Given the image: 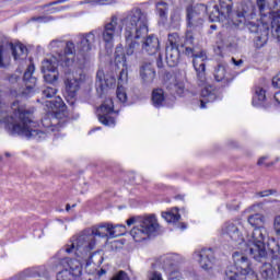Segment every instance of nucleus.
I'll list each match as a JSON object with an SVG mask.
<instances>
[{
	"mask_svg": "<svg viewBox=\"0 0 280 280\" xmlns=\"http://www.w3.org/2000/svg\"><path fill=\"white\" fill-rule=\"evenodd\" d=\"M272 86H275V89H280V72L273 77Z\"/></svg>",
	"mask_w": 280,
	"mask_h": 280,
	"instance_id": "nucleus-51",
	"label": "nucleus"
},
{
	"mask_svg": "<svg viewBox=\"0 0 280 280\" xmlns=\"http://www.w3.org/2000/svg\"><path fill=\"white\" fill-rule=\"evenodd\" d=\"M5 156H10V153H5Z\"/></svg>",
	"mask_w": 280,
	"mask_h": 280,
	"instance_id": "nucleus-62",
	"label": "nucleus"
},
{
	"mask_svg": "<svg viewBox=\"0 0 280 280\" xmlns=\"http://www.w3.org/2000/svg\"><path fill=\"white\" fill-rule=\"evenodd\" d=\"M73 279L75 278L73 277L71 271H69V269L67 268H63V270L57 273V280H73Z\"/></svg>",
	"mask_w": 280,
	"mask_h": 280,
	"instance_id": "nucleus-41",
	"label": "nucleus"
},
{
	"mask_svg": "<svg viewBox=\"0 0 280 280\" xmlns=\"http://www.w3.org/2000/svg\"><path fill=\"white\" fill-rule=\"evenodd\" d=\"M115 62L116 65H122V67L128 66L126 62V51L124 50V45L119 44L115 50Z\"/></svg>",
	"mask_w": 280,
	"mask_h": 280,
	"instance_id": "nucleus-33",
	"label": "nucleus"
},
{
	"mask_svg": "<svg viewBox=\"0 0 280 280\" xmlns=\"http://www.w3.org/2000/svg\"><path fill=\"white\" fill-rule=\"evenodd\" d=\"M110 280H130V276L124 270H119Z\"/></svg>",
	"mask_w": 280,
	"mask_h": 280,
	"instance_id": "nucleus-45",
	"label": "nucleus"
},
{
	"mask_svg": "<svg viewBox=\"0 0 280 280\" xmlns=\"http://www.w3.org/2000/svg\"><path fill=\"white\" fill-rule=\"evenodd\" d=\"M213 75L215 82H229L226 78V66L224 63H219L218 67L214 68Z\"/></svg>",
	"mask_w": 280,
	"mask_h": 280,
	"instance_id": "nucleus-31",
	"label": "nucleus"
},
{
	"mask_svg": "<svg viewBox=\"0 0 280 280\" xmlns=\"http://www.w3.org/2000/svg\"><path fill=\"white\" fill-rule=\"evenodd\" d=\"M168 280H180L183 279V273L175 268L166 272Z\"/></svg>",
	"mask_w": 280,
	"mask_h": 280,
	"instance_id": "nucleus-43",
	"label": "nucleus"
},
{
	"mask_svg": "<svg viewBox=\"0 0 280 280\" xmlns=\"http://www.w3.org/2000/svg\"><path fill=\"white\" fill-rule=\"evenodd\" d=\"M121 30H124V27L119 25V19L117 15H113L110 21L104 25L103 30L97 28L95 32H98L96 36H102L103 43L110 47L113 43H115V36L121 35Z\"/></svg>",
	"mask_w": 280,
	"mask_h": 280,
	"instance_id": "nucleus-13",
	"label": "nucleus"
},
{
	"mask_svg": "<svg viewBox=\"0 0 280 280\" xmlns=\"http://www.w3.org/2000/svg\"><path fill=\"white\" fill-rule=\"evenodd\" d=\"M162 218L168 223L176 224L180 220V214L178 213V209H174L168 212H162Z\"/></svg>",
	"mask_w": 280,
	"mask_h": 280,
	"instance_id": "nucleus-35",
	"label": "nucleus"
},
{
	"mask_svg": "<svg viewBox=\"0 0 280 280\" xmlns=\"http://www.w3.org/2000/svg\"><path fill=\"white\" fill-rule=\"evenodd\" d=\"M253 2H245L241 3L234 11L233 5L231 4V0H219V4H214L209 7H206L207 10L205 12H208L209 20L212 23L217 22H224V21H231L232 24L237 27V23H235V16L241 10H246V8H250Z\"/></svg>",
	"mask_w": 280,
	"mask_h": 280,
	"instance_id": "nucleus-8",
	"label": "nucleus"
},
{
	"mask_svg": "<svg viewBox=\"0 0 280 280\" xmlns=\"http://www.w3.org/2000/svg\"><path fill=\"white\" fill-rule=\"evenodd\" d=\"M115 105L113 98H106L98 109V121L103 126H115V118L110 116L114 113Z\"/></svg>",
	"mask_w": 280,
	"mask_h": 280,
	"instance_id": "nucleus-18",
	"label": "nucleus"
},
{
	"mask_svg": "<svg viewBox=\"0 0 280 280\" xmlns=\"http://www.w3.org/2000/svg\"><path fill=\"white\" fill-rule=\"evenodd\" d=\"M42 73L44 75V81L47 82V84H54L55 82H58V70Z\"/></svg>",
	"mask_w": 280,
	"mask_h": 280,
	"instance_id": "nucleus-39",
	"label": "nucleus"
},
{
	"mask_svg": "<svg viewBox=\"0 0 280 280\" xmlns=\"http://www.w3.org/2000/svg\"><path fill=\"white\" fill-rule=\"evenodd\" d=\"M8 58H9L8 50H5V48L2 45H0V68L1 69H4L5 62H8Z\"/></svg>",
	"mask_w": 280,
	"mask_h": 280,
	"instance_id": "nucleus-42",
	"label": "nucleus"
},
{
	"mask_svg": "<svg viewBox=\"0 0 280 280\" xmlns=\"http://www.w3.org/2000/svg\"><path fill=\"white\" fill-rule=\"evenodd\" d=\"M51 71H58V59L56 57L42 61V73H49Z\"/></svg>",
	"mask_w": 280,
	"mask_h": 280,
	"instance_id": "nucleus-29",
	"label": "nucleus"
},
{
	"mask_svg": "<svg viewBox=\"0 0 280 280\" xmlns=\"http://www.w3.org/2000/svg\"><path fill=\"white\" fill-rule=\"evenodd\" d=\"M255 16H257V12L255 10V5L252 3L249 8L241 9L237 12L234 16V23H236L237 27L241 30L247 27L249 32L256 34L254 46L256 49H261V47H266V45H268V38H270V26L265 23L258 24L253 22Z\"/></svg>",
	"mask_w": 280,
	"mask_h": 280,
	"instance_id": "nucleus-4",
	"label": "nucleus"
},
{
	"mask_svg": "<svg viewBox=\"0 0 280 280\" xmlns=\"http://www.w3.org/2000/svg\"><path fill=\"white\" fill-rule=\"evenodd\" d=\"M32 21H36L37 23H49V21H54L51 16H34Z\"/></svg>",
	"mask_w": 280,
	"mask_h": 280,
	"instance_id": "nucleus-49",
	"label": "nucleus"
},
{
	"mask_svg": "<svg viewBox=\"0 0 280 280\" xmlns=\"http://www.w3.org/2000/svg\"><path fill=\"white\" fill-rule=\"evenodd\" d=\"M108 86V82L106 81V75L104 74V70H98L96 72V88L104 91V88Z\"/></svg>",
	"mask_w": 280,
	"mask_h": 280,
	"instance_id": "nucleus-38",
	"label": "nucleus"
},
{
	"mask_svg": "<svg viewBox=\"0 0 280 280\" xmlns=\"http://www.w3.org/2000/svg\"><path fill=\"white\" fill-rule=\"evenodd\" d=\"M201 97L202 100L200 101V108H207L206 104L215 102V100L220 97V94L218 93V89H215L213 85H205L201 90Z\"/></svg>",
	"mask_w": 280,
	"mask_h": 280,
	"instance_id": "nucleus-26",
	"label": "nucleus"
},
{
	"mask_svg": "<svg viewBox=\"0 0 280 280\" xmlns=\"http://www.w3.org/2000/svg\"><path fill=\"white\" fill-rule=\"evenodd\" d=\"M66 85V101L70 106H74L75 97H78V92L80 91V80L75 78H68L65 81Z\"/></svg>",
	"mask_w": 280,
	"mask_h": 280,
	"instance_id": "nucleus-20",
	"label": "nucleus"
},
{
	"mask_svg": "<svg viewBox=\"0 0 280 280\" xmlns=\"http://www.w3.org/2000/svg\"><path fill=\"white\" fill-rule=\"evenodd\" d=\"M124 68L121 69L118 78V82H128V66H122Z\"/></svg>",
	"mask_w": 280,
	"mask_h": 280,
	"instance_id": "nucleus-46",
	"label": "nucleus"
},
{
	"mask_svg": "<svg viewBox=\"0 0 280 280\" xmlns=\"http://www.w3.org/2000/svg\"><path fill=\"white\" fill-rule=\"evenodd\" d=\"M261 16H269L271 20V38L280 43V0L266 3V0H256Z\"/></svg>",
	"mask_w": 280,
	"mask_h": 280,
	"instance_id": "nucleus-9",
	"label": "nucleus"
},
{
	"mask_svg": "<svg viewBox=\"0 0 280 280\" xmlns=\"http://www.w3.org/2000/svg\"><path fill=\"white\" fill-rule=\"evenodd\" d=\"M195 259H198L203 270H211L215 264V256L212 248H202L199 252H195Z\"/></svg>",
	"mask_w": 280,
	"mask_h": 280,
	"instance_id": "nucleus-19",
	"label": "nucleus"
},
{
	"mask_svg": "<svg viewBox=\"0 0 280 280\" xmlns=\"http://www.w3.org/2000/svg\"><path fill=\"white\" fill-rule=\"evenodd\" d=\"M75 207V205H72V208Z\"/></svg>",
	"mask_w": 280,
	"mask_h": 280,
	"instance_id": "nucleus-64",
	"label": "nucleus"
},
{
	"mask_svg": "<svg viewBox=\"0 0 280 280\" xmlns=\"http://www.w3.org/2000/svg\"><path fill=\"white\" fill-rule=\"evenodd\" d=\"M273 97H275L276 102H278V104H280V91L276 92Z\"/></svg>",
	"mask_w": 280,
	"mask_h": 280,
	"instance_id": "nucleus-56",
	"label": "nucleus"
},
{
	"mask_svg": "<svg viewBox=\"0 0 280 280\" xmlns=\"http://www.w3.org/2000/svg\"><path fill=\"white\" fill-rule=\"evenodd\" d=\"M156 264H159L166 273L180 264V256L178 254H166L158 258Z\"/></svg>",
	"mask_w": 280,
	"mask_h": 280,
	"instance_id": "nucleus-22",
	"label": "nucleus"
},
{
	"mask_svg": "<svg viewBox=\"0 0 280 280\" xmlns=\"http://www.w3.org/2000/svg\"><path fill=\"white\" fill-rule=\"evenodd\" d=\"M272 194H277V190H272V189L262 190L257 192V196H259V198H267V196H272Z\"/></svg>",
	"mask_w": 280,
	"mask_h": 280,
	"instance_id": "nucleus-50",
	"label": "nucleus"
},
{
	"mask_svg": "<svg viewBox=\"0 0 280 280\" xmlns=\"http://www.w3.org/2000/svg\"><path fill=\"white\" fill-rule=\"evenodd\" d=\"M117 0H97L98 5H113Z\"/></svg>",
	"mask_w": 280,
	"mask_h": 280,
	"instance_id": "nucleus-52",
	"label": "nucleus"
},
{
	"mask_svg": "<svg viewBox=\"0 0 280 280\" xmlns=\"http://www.w3.org/2000/svg\"><path fill=\"white\" fill-rule=\"evenodd\" d=\"M176 95H184L185 94V85L183 83H176L173 85Z\"/></svg>",
	"mask_w": 280,
	"mask_h": 280,
	"instance_id": "nucleus-48",
	"label": "nucleus"
},
{
	"mask_svg": "<svg viewBox=\"0 0 280 280\" xmlns=\"http://www.w3.org/2000/svg\"><path fill=\"white\" fill-rule=\"evenodd\" d=\"M273 231L275 234L280 237V215H276L273 219Z\"/></svg>",
	"mask_w": 280,
	"mask_h": 280,
	"instance_id": "nucleus-47",
	"label": "nucleus"
},
{
	"mask_svg": "<svg viewBox=\"0 0 280 280\" xmlns=\"http://www.w3.org/2000/svg\"><path fill=\"white\" fill-rule=\"evenodd\" d=\"M260 279L262 280H279L280 278V257L273 256L271 262H265L261 265Z\"/></svg>",
	"mask_w": 280,
	"mask_h": 280,
	"instance_id": "nucleus-14",
	"label": "nucleus"
},
{
	"mask_svg": "<svg viewBox=\"0 0 280 280\" xmlns=\"http://www.w3.org/2000/svg\"><path fill=\"white\" fill-rule=\"evenodd\" d=\"M156 67L158 69H163V56H161V54H159V57L156 59Z\"/></svg>",
	"mask_w": 280,
	"mask_h": 280,
	"instance_id": "nucleus-53",
	"label": "nucleus"
},
{
	"mask_svg": "<svg viewBox=\"0 0 280 280\" xmlns=\"http://www.w3.org/2000/svg\"><path fill=\"white\" fill-rule=\"evenodd\" d=\"M180 52L178 48L166 46V65L167 67H176L180 60Z\"/></svg>",
	"mask_w": 280,
	"mask_h": 280,
	"instance_id": "nucleus-28",
	"label": "nucleus"
},
{
	"mask_svg": "<svg viewBox=\"0 0 280 280\" xmlns=\"http://www.w3.org/2000/svg\"><path fill=\"white\" fill-rule=\"evenodd\" d=\"M49 51H54L60 56V51L65 49V40L62 39H52L48 45Z\"/></svg>",
	"mask_w": 280,
	"mask_h": 280,
	"instance_id": "nucleus-36",
	"label": "nucleus"
},
{
	"mask_svg": "<svg viewBox=\"0 0 280 280\" xmlns=\"http://www.w3.org/2000/svg\"><path fill=\"white\" fill-rule=\"evenodd\" d=\"M34 71H36V68L34 67V63H31L23 77H21V71L19 70L5 77L7 82H9L10 95L12 97H30V95H32L37 82L36 77H34ZM23 82L25 88L22 85Z\"/></svg>",
	"mask_w": 280,
	"mask_h": 280,
	"instance_id": "nucleus-6",
	"label": "nucleus"
},
{
	"mask_svg": "<svg viewBox=\"0 0 280 280\" xmlns=\"http://www.w3.org/2000/svg\"><path fill=\"white\" fill-rule=\"evenodd\" d=\"M11 51L14 60H21L22 56H27V47L23 44H11Z\"/></svg>",
	"mask_w": 280,
	"mask_h": 280,
	"instance_id": "nucleus-32",
	"label": "nucleus"
},
{
	"mask_svg": "<svg viewBox=\"0 0 280 280\" xmlns=\"http://www.w3.org/2000/svg\"><path fill=\"white\" fill-rule=\"evenodd\" d=\"M154 266H155V265L153 264V265H152V268H154Z\"/></svg>",
	"mask_w": 280,
	"mask_h": 280,
	"instance_id": "nucleus-63",
	"label": "nucleus"
},
{
	"mask_svg": "<svg viewBox=\"0 0 280 280\" xmlns=\"http://www.w3.org/2000/svg\"><path fill=\"white\" fill-rule=\"evenodd\" d=\"M266 100V90L260 86L255 88V94L253 97V106H259L261 102Z\"/></svg>",
	"mask_w": 280,
	"mask_h": 280,
	"instance_id": "nucleus-34",
	"label": "nucleus"
},
{
	"mask_svg": "<svg viewBox=\"0 0 280 280\" xmlns=\"http://www.w3.org/2000/svg\"><path fill=\"white\" fill-rule=\"evenodd\" d=\"M120 23L125 27L126 56H133L141 45L139 39L148 34V13L133 8L124 13Z\"/></svg>",
	"mask_w": 280,
	"mask_h": 280,
	"instance_id": "nucleus-3",
	"label": "nucleus"
},
{
	"mask_svg": "<svg viewBox=\"0 0 280 280\" xmlns=\"http://www.w3.org/2000/svg\"><path fill=\"white\" fill-rule=\"evenodd\" d=\"M247 222L254 229L252 235L248 236L249 247L247 250L256 261H261L268 255L266 250V237H268V233L266 232V228H264L266 218L262 214L256 213L249 215Z\"/></svg>",
	"mask_w": 280,
	"mask_h": 280,
	"instance_id": "nucleus-5",
	"label": "nucleus"
},
{
	"mask_svg": "<svg viewBox=\"0 0 280 280\" xmlns=\"http://www.w3.org/2000/svg\"><path fill=\"white\" fill-rule=\"evenodd\" d=\"M165 103V92L163 89H155L152 92V104L155 108H161Z\"/></svg>",
	"mask_w": 280,
	"mask_h": 280,
	"instance_id": "nucleus-30",
	"label": "nucleus"
},
{
	"mask_svg": "<svg viewBox=\"0 0 280 280\" xmlns=\"http://www.w3.org/2000/svg\"><path fill=\"white\" fill-rule=\"evenodd\" d=\"M170 10V4L165 1H160L156 3V12L160 19H167V12Z\"/></svg>",
	"mask_w": 280,
	"mask_h": 280,
	"instance_id": "nucleus-37",
	"label": "nucleus"
},
{
	"mask_svg": "<svg viewBox=\"0 0 280 280\" xmlns=\"http://www.w3.org/2000/svg\"><path fill=\"white\" fill-rule=\"evenodd\" d=\"M237 207H238L237 205H234V206L231 205V203H228V205H226V208H228L230 211H235V210H237Z\"/></svg>",
	"mask_w": 280,
	"mask_h": 280,
	"instance_id": "nucleus-54",
	"label": "nucleus"
},
{
	"mask_svg": "<svg viewBox=\"0 0 280 280\" xmlns=\"http://www.w3.org/2000/svg\"><path fill=\"white\" fill-rule=\"evenodd\" d=\"M117 229H126L124 225H114L113 223H103L98 226H93L91 230H85L79 235L73 236L70 244L66 247V253H74L79 259H85L89 257L86 266L90 264H96V266H102L104 262V256L100 252L91 254V250L95 248L97 244V237H119L124 233L117 231Z\"/></svg>",
	"mask_w": 280,
	"mask_h": 280,
	"instance_id": "nucleus-2",
	"label": "nucleus"
},
{
	"mask_svg": "<svg viewBox=\"0 0 280 280\" xmlns=\"http://www.w3.org/2000/svg\"><path fill=\"white\" fill-rule=\"evenodd\" d=\"M168 46L173 47V49H180L182 54L188 56V58H194L199 55L202 49L196 47L194 32L186 31L185 37H180L178 33L168 34Z\"/></svg>",
	"mask_w": 280,
	"mask_h": 280,
	"instance_id": "nucleus-11",
	"label": "nucleus"
},
{
	"mask_svg": "<svg viewBox=\"0 0 280 280\" xmlns=\"http://www.w3.org/2000/svg\"><path fill=\"white\" fill-rule=\"evenodd\" d=\"M66 211H71V205L68 203V205L66 206Z\"/></svg>",
	"mask_w": 280,
	"mask_h": 280,
	"instance_id": "nucleus-61",
	"label": "nucleus"
},
{
	"mask_svg": "<svg viewBox=\"0 0 280 280\" xmlns=\"http://www.w3.org/2000/svg\"><path fill=\"white\" fill-rule=\"evenodd\" d=\"M221 237L230 240V242H233L236 246H245L244 252L250 255L248 248H250L253 244L248 245L249 235H247V242L244 238V224L242 221L236 220L225 222L221 228Z\"/></svg>",
	"mask_w": 280,
	"mask_h": 280,
	"instance_id": "nucleus-12",
	"label": "nucleus"
},
{
	"mask_svg": "<svg viewBox=\"0 0 280 280\" xmlns=\"http://www.w3.org/2000/svg\"><path fill=\"white\" fill-rule=\"evenodd\" d=\"M60 266L66 268L74 278L82 277V262L79 259L62 258Z\"/></svg>",
	"mask_w": 280,
	"mask_h": 280,
	"instance_id": "nucleus-25",
	"label": "nucleus"
},
{
	"mask_svg": "<svg viewBox=\"0 0 280 280\" xmlns=\"http://www.w3.org/2000/svg\"><path fill=\"white\" fill-rule=\"evenodd\" d=\"M97 34H100V31H91L90 33H85V34H80L78 36L79 42H78V49H79V54L80 56H82L83 60H86V57L89 56V51H91V49H93L94 45H95V40Z\"/></svg>",
	"mask_w": 280,
	"mask_h": 280,
	"instance_id": "nucleus-15",
	"label": "nucleus"
},
{
	"mask_svg": "<svg viewBox=\"0 0 280 280\" xmlns=\"http://www.w3.org/2000/svg\"><path fill=\"white\" fill-rule=\"evenodd\" d=\"M98 277H104V275H106V269H101L97 272Z\"/></svg>",
	"mask_w": 280,
	"mask_h": 280,
	"instance_id": "nucleus-57",
	"label": "nucleus"
},
{
	"mask_svg": "<svg viewBox=\"0 0 280 280\" xmlns=\"http://www.w3.org/2000/svg\"><path fill=\"white\" fill-rule=\"evenodd\" d=\"M210 30H212V31L218 30V25H215V24L210 25Z\"/></svg>",
	"mask_w": 280,
	"mask_h": 280,
	"instance_id": "nucleus-60",
	"label": "nucleus"
},
{
	"mask_svg": "<svg viewBox=\"0 0 280 280\" xmlns=\"http://www.w3.org/2000/svg\"><path fill=\"white\" fill-rule=\"evenodd\" d=\"M11 108L13 114L9 117L5 128L9 133L18 135L25 139L43 141L47 139L49 132H56L67 124V119H60V117L55 116L51 120L49 116H45L42 119V125L46 129L40 130L38 122L34 121V112L27 109L21 102L14 101L11 104Z\"/></svg>",
	"mask_w": 280,
	"mask_h": 280,
	"instance_id": "nucleus-1",
	"label": "nucleus"
},
{
	"mask_svg": "<svg viewBox=\"0 0 280 280\" xmlns=\"http://www.w3.org/2000/svg\"><path fill=\"white\" fill-rule=\"evenodd\" d=\"M266 159H268V158H266V156L260 158L258 160V165H264V162L266 161Z\"/></svg>",
	"mask_w": 280,
	"mask_h": 280,
	"instance_id": "nucleus-58",
	"label": "nucleus"
},
{
	"mask_svg": "<svg viewBox=\"0 0 280 280\" xmlns=\"http://www.w3.org/2000/svg\"><path fill=\"white\" fill-rule=\"evenodd\" d=\"M232 61L234 62L235 67H240L244 62L242 59L235 60V58H232Z\"/></svg>",
	"mask_w": 280,
	"mask_h": 280,
	"instance_id": "nucleus-55",
	"label": "nucleus"
},
{
	"mask_svg": "<svg viewBox=\"0 0 280 280\" xmlns=\"http://www.w3.org/2000/svg\"><path fill=\"white\" fill-rule=\"evenodd\" d=\"M180 229H182V231H185V229H187V224L180 223Z\"/></svg>",
	"mask_w": 280,
	"mask_h": 280,
	"instance_id": "nucleus-59",
	"label": "nucleus"
},
{
	"mask_svg": "<svg viewBox=\"0 0 280 280\" xmlns=\"http://www.w3.org/2000/svg\"><path fill=\"white\" fill-rule=\"evenodd\" d=\"M75 58V44L73 42H65L63 55L59 54L60 62H63L66 67H71Z\"/></svg>",
	"mask_w": 280,
	"mask_h": 280,
	"instance_id": "nucleus-27",
	"label": "nucleus"
},
{
	"mask_svg": "<svg viewBox=\"0 0 280 280\" xmlns=\"http://www.w3.org/2000/svg\"><path fill=\"white\" fill-rule=\"evenodd\" d=\"M140 78L143 84H152L154 78H156V71L151 61H143L139 69Z\"/></svg>",
	"mask_w": 280,
	"mask_h": 280,
	"instance_id": "nucleus-23",
	"label": "nucleus"
},
{
	"mask_svg": "<svg viewBox=\"0 0 280 280\" xmlns=\"http://www.w3.org/2000/svg\"><path fill=\"white\" fill-rule=\"evenodd\" d=\"M159 49H161V43L159 42V37L155 35H149L142 42V51L149 56L159 54Z\"/></svg>",
	"mask_w": 280,
	"mask_h": 280,
	"instance_id": "nucleus-24",
	"label": "nucleus"
},
{
	"mask_svg": "<svg viewBox=\"0 0 280 280\" xmlns=\"http://www.w3.org/2000/svg\"><path fill=\"white\" fill-rule=\"evenodd\" d=\"M44 104L47 108H49V110H52V113H55V117H59V119H62V117L67 116V105L60 96H57L50 101H45Z\"/></svg>",
	"mask_w": 280,
	"mask_h": 280,
	"instance_id": "nucleus-21",
	"label": "nucleus"
},
{
	"mask_svg": "<svg viewBox=\"0 0 280 280\" xmlns=\"http://www.w3.org/2000/svg\"><path fill=\"white\" fill-rule=\"evenodd\" d=\"M232 257L234 265L226 268L224 280L248 279L254 273L248 257L240 252H235Z\"/></svg>",
	"mask_w": 280,
	"mask_h": 280,
	"instance_id": "nucleus-10",
	"label": "nucleus"
},
{
	"mask_svg": "<svg viewBox=\"0 0 280 280\" xmlns=\"http://www.w3.org/2000/svg\"><path fill=\"white\" fill-rule=\"evenodd\" d=\"M57 93H58V89L54 86H46L42 91V97L46 100H51L56 97Z\"/></svg>",
	"mask_w": 280,
	"mask_h": 280,
	"instance_id": "nucleus-40",
	"label": "nucleus"
},
{
	"mask_svg": "<svg viewBox=\"0 0 280 280\" xmlns=\"http://www.w3.org/2000/svg\"><path fill=\"white\" fill-rule=\"evenodd\" d=\"M207 60V52L205 50H200L198 55L192 57V67L197 72V80L199 82V86H205L207 84V74L206 71V63Z\"/></svg>",
	"mask_w": 280,
	"mask_h": 280,
	"instance_id": "nucleus-17",
	"label": "nucleus"
},
{
	"mask_svg": "<svg viewBox=\"0 0 280 280\" xmlns=\"http://www.w3.org/2000/svg\"><path fill=\"white\" fill-rule=\"evenodd\" d=\"M201 12H207V5L199 4L194 9H187V27H189L190 32L191 30L202 27V23H205V20L202 19Z\"/></svg>",
	"mask_w": 280,
	"mask_h": 280,
	"instance_id": "nucleus-16",
	"label": "nucleus"
},
{
	"mask_svg": "<svg viewBox=\"0 0 280 280\" xmlns=\"http://www.w3.org/2000/svg\"><path fill=\"white\" fill-rule=\"evenodd\" d=\"M126 222L127 226H132L133 224L129 234L136 242H144V240H149L151 235H154L159 231V221L154 214L137 218L131 217Z\"/></svg>",
	"mask_w": 280,
	"mask_h": 280,
	"instance_id": "nucleus-7",
	"label": "nucleus"
},
{
	"mask_svg": "<svg viewBox=\"0 0 280 280\" xmlns=\"http://www.w3.org/2000/svg\"><path fill=\"white\" fill-rule=\"evenodd\" d=\"M117 100L121 102V104H126L128 102V95L126 94V91L124 89L118 88L116 91Z\"/></svg>",
	"mask_w": 280,
	"mask_h": 280,
	"instance_id": "nucleus-44",
	"label": "nucleus"
}]
</instances>
